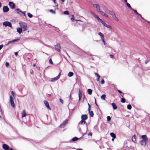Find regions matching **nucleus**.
Returning <instances> with one entry per match:
<instances>
[{
  "mask_svg": "<svg viewBox=\"0 0 150 150\" xmlns=\"http://www.w3.org/2000/svg\"><path fill=\"white\" fill-rule=\"evenodd\" d=\"M11 95L10 96V102L11 106L13 108H15V105L13 100L15 98L16 95L13 91L11 92Z\"/></svg>",
  "mask_w": 150,
  "mask_h": 150,
  "instance_id": "obj_1",
  "label": "nucleus"
},
{
  "mask_svg": "<svg viewBox=\"0 0 150 150\" xmlns=\"http://www.w3.org/2000/svg\"><path fill=\"white\" fill-rule=\"evenodd\" d=\"M142 140L139 141V143L142 146H145L146 145V142L148 138L145 135H143L141 136Z\"/></svg>",
  "mask_w": 150,
  "mask_h": 150,
  "instance_id": "obj_2",
  "label": "nucleus"
},
{
  "mask_svg": "<svg viewBox=\"0 0 150 150\" xmlns=\"http://www.w3.org/2000/svg\"><path fill=\"white\" fill-rule=\"evenodd\" d=\"M108 12L111 15L113 19L116 21L118 22L119 20L118 18L117 17L115 13L112 11H110L108 10Z\"/></svg>",
  "mask_w": 150,
  "mask_h": 150,
  "instance_id": "obj_3",
  "label": "nucleus"
},
{
  "mask_svg": "<svg viewBox=\"0 0 150 150\" xmlns=\"http://www.w3.org/2000/svg\"><path fill=\"white\" fill-rule=\"evenodd\" d=\"M19 24L21 28L23 29L24 31H26L28 29L27 24L23 22H19Z\"/></svg>",
  "mask_w": 150,
  "mask_h": 150,
  "instance_id": "obj_4",
  "label": "nucleus"
},
{
  "mask_svg": "<svg viewBox=\"0 0 150 150\" xmlns=\"http://www.w3.org/2000/svg\"><path fill=\"white\" fill-rule=\"evenodd\" d=\"M55 50L58 52H60L61 46L59 44H57L55 45Z\"/></svg>",
  "mask_w": 150,
  "mask_h": 150,
  "instance_id": "obj_5",
  "label": "nucleus"
},
{
  "mask_svg": "<svg viewBox=\"0 0 150 150\" xmlns=\"http://www.w3.org/2000/svg\"><path fill=\"white\" fill-rule=\"evenodd\" d=\"M3 25L5 27L8 26L9 27H11L12 26L11 23L8 21H5L3 23Z\"/></svg>",
  "mask_w": 150,
  "mask_h": 150,
  "instance_id": "obj_6",
  "label": "nucleus"
},
{
  "mask_svg": "<svg viewBox=\"0 0 150 150\" xmlns=\"http://www.w3.org/2000/svg\"><path fill=\"white\" fill-rule=\"evenodd\" d=\"M60 73L56 77L52 78L51 79L50 81L51 82H54L57 80L60 77Z\"/></svg>",
  "mask_w": 150,
  "mask_h": 150,
  "instance_id": "obj_7",
  "label": "nucleus"
},
{
  "mask_svg": "<svg viewBox=\"0 0 150 150\" xmlns=\"http://www.w3.org/2000/svg\"><path fill=\"white\" fill-rule=\"evenodd\" d=\"M44 103L45 105V106L46 107L47 109L50 110H51V109L49 106L48 102L46 100H44Z\"/></svg>",
  "mask_w": 150,
  "mask_h": 150,
  "instance_id": "obj_8",
  "label": "nucleus"
},
{
  "mask_svg": "<svg viewBox=\"0 0 150 150\" xmlns=\"http://www.w3.org/2000/svg\"><path fill=\"white\" fill-rule=\"evenodd\" d=\"M102 23L104 25V26L110 29H112V26L109 25H108L106 24L104 21H103V22H102Z\"/></svg>",
  "mask_w": 150,
  "mask_h": 150,
  "instance_id": "obj_9",
  "label": "nucleus"
},
{
  "mask_svg": "<svg viewBox=\"0 0 150 150\" xmlns=\"http://www.w3.org/2000/svg\"><path fill=\"white\" fill-rule=\"evenodd\" d=\"M68 120H65L63 122V123L60 126V127L61 128L64 127L67 124Z\"/></svg>",
  "mask_w": 150,
  "mask_h": 150,
  "instance_id": "obj_10",
  "label": "nucleus"
},
{
  "mask_svg": "<svg viewBox=\"0 0 150 150\" xmlns=\"http://www.w3.org/2000/svg\"><path fill=\"white\" fill-rule=\"evenodd\" d=\"M93 6L96 8L97 11L98 12L100 10V7L99 5L97 4H93Z\"/></svg>",
  "mask_w": 150,
  "mask_h": 150,
  "instance_id": "obj_11",
  "label": "nucleus"
},
{
  "mask_svg": "<svg viewBox=\"0 0 150 150\" xmlns=\"http://www.w3.org/2000/svg\"><path fill=\"white\" fill-rule=\"evenodd\" d=\"M2 148L4 150H8L9 149V146L5 144H3L2 145Z\"/></svg>",
  "mask_w": 150,
  "mask_h": 150,
  "instance_id": "obj_12",
  "label": "nucleus"
},
{
  "mask_svg": "<svg viewBox=\"0 0 150 150\" xmlns=\"http://www.w3.org/2000/svg\"><path fill=\"white\" fill-rule=\"evenodd\" d=\"M20 39V38H18L17 39H15L13 40H12V41H9L7 43V45H8L9 44H12L13 43V42L18 41V40H19Z\"/></svg>",
  "mask_w": 150,
  "mask_h": 150,
  "instance_id": "obj_13",
  "label": "nucleus"
},
{
  "mask_svg": "<svg viewBox=\"0 0 150 150\" xmlns=\"http://www.w3.org/2000/svg\"><path fill=\"white\" fill-rule=\"evenodd\" d=\"M9 10V8L6 6H4L3 7V11L4 12H6L8 11Z\"/></svg>",
  "mask_w": 150,
  "mask_h": 150,
  "instance_id": "obj_14",
  "label": "nucleus"
},
{
  "mask_svg": "<svg viewBox=\"0 0 150 150\" xmlns=\"http://www.w3.org/2000/svg\"><path fill=\"white\" fill-rule=\"evenodd\" d=\"M21 116L22 118L25 117L27 115L26 112L25 110H23L21 112Z\"/></svg>",
  "mask_w": 150,
  "mask_h": 150,
  "instance_id": "obj_15",
  "label": "nucleus"
},
{
  "mask_svg": "<svg viewBox=\"0 0 150 150\" xmlns=\"http://www.w3.org/2000/svg\"><path fill=\"white\" fill-rule=\"evenodd\" d=\"M82 93L80 89L79 90V100H80L82 98Z\"/></svg>",
  "mask_w": 150,
  "mask_h": 150,
  "instance_id": "obj_16",
  "label": "nucleus"
},
{
  "mask_svg": "<svg viewBox=\"0 0 150 150\" xmlns=\"http://www.w3.org/2000/svg\"><path fill=\"white\" fill-rule=\"evenodd\" d=\"M9 5L11 8L14 9L15 8V5L13 2H9Z\"/></svg>",
  "mask_w": 150,
  "mask_h": 150,
  "instance_id": "obj_17",
  "label": "nucleus"
},
{
  "mask_svg": "<svg viewBox=\"0 0 150 150\" xmlns=\"http://www.w3.org/2000/svg\"><path fill=\"white\" fill-rule=\"evenodd\" d=\"M17 31L19 33L21 34L22 31V29L21 27L17 28H16Z\"/></svg>",
  "mask_w": 150,
  "mask_h": 150,
  "instance_id": "obj_18",
  "label": "nucleus"
},
{
  "mask_svg": "<svg viewBox=\"0 0 150 150\" xmlns=\"http://www.w3.org/2000/svg\"><path fill=\"white\" fill-rule=\"evenodd\" d=\"M98 35L100 37V39H103V38H104V36L103 34L101 32H98Z\"/></svg>",
  "mask_w": 150,
  "mask_h": 150,
  "instance_id": "obj_19",
  "label": "nucleus"
},
{
  "mask_svg": "<svg viewBox=\"0 0 150 150\" xmlns=\"http://www.w3.org/2000/svg\"><path fill=\"white\" fill-rule=\"evenodd\" d=\"M81 119L83 120H85L87 119V116L86 115H82L81 117Z\"/></svg>",
  "mask_w": 150,
  "mask_h": 150,
  "instance_id": "obj_20",
  "label": "nucleus"
},
{
  "mask_svg": "<svg viewBox=\"0 0 150 150\" xmlns=\"http://www.w3.org/2000/svg\"><path fill=\"white\" fill-rule=\"evenodd\" d=\"M132 140L133 142L135 143L136 142V137L135 135H134L132 136Z\"/></svg>",
  "mask_w": 150,
  "mask_h": 150,
  "instance_id": "obj_21",
  "label": "nucleus"
},
{
  "mask_svg": "<svg viewBox=\"0 0 150 150\" xmlns=\"http://www.w3.org/2000/svg\"><path fill=\"white\" fill-rule=\"evenodd\" d=\"M112 105L114 110H115L117 109V107L115 104L114 103H112Z\"/></svg>",
  "mask_w": 150,
  "mask_h": 150,
  "instance_id": "obj_22",
  "label": "nucleus"
},
{
  "mask_svg": "<svg viewBox=\"0 0 150 150\" xmlns=\"http://www.w3.org/2000/svg\"><path fill=\"white\" fill-rule=\"evenodd\" d=\"M96 18L97 19L98 21H100L101 23L103 21V20H102V19L100 18L99 17H98V16H97Z\"/></svg>",
  "mask_w": 150,
  "mask_h": 150,
  "instance_id": "obj_23",
  "label": "nucleus"
},
{
  "mask_svg": "<svg viewBox=\"0 0 150 150\" xmlns=\"http://www.w3.org/2000/svg\"><path fill=\"white\" fill-rule=\"evenodd\" d=\"M88 93L89 94L91 95L92 92V91L91 89H88L87 90V91Z\"/></svg>",
  "mask_w": 150,
  "mask_h": 150,
  "instance_id": "obj_24",
  "label": "nucleus"
},
{
  "mask_svg": "<svg viewBox=\"0 0 150 150\" xmlns=\"http://www.w3.org/2000/svg\"><path fill=\"white\" fill-rule=\"evenodd\" d=\"M73 75L74 73L73 72H70L68 73V76L69 77H70L72 76Z\"/></svg>",
  "mask_w": 150,
  "mask_h": 150,
  "instance_id": "obj_25",
  "label": "nucleus"
},
{
  "mask_svg": "<svg viewBox=\"0 0 150 150\" xmlns=\"http://www.w3.org/2000/svg\"><path fill=\"white\" fill-rule=\"evenodd\" d=\"M95 75L97 76L98 77V78L96 79L97 81H100V76L97 74L95 73Z\"/></svg>",
  "mask_w": 150,
  "mask_h": 150,
  "instance_id": "obj_26",
  "label": "nucleus"
},
{
  "mask_svg": "<svg viewBox=\"0 0 150 150\" xmlns=\"http://www.w3.org/2000/svg\"><path fill=\"white\" fill-rule=\"evenodd\" d=\"M106 97V95L105 94L102 95L101 96V98L102 99L105 100Z\"/></svg>",
  "mask_w": 150,
  "mask_h": 150,
  "instance_id": "obj_27",
  "label": "nucleus"
},
{
  "mask_svg": "<svg viewBox=\"0 0 150 150\" xmlns=\"http://www.w3.org/2000/svg\"><path fill=\"white\" fill-rule=\"evenodd\" d=\"M79 139V138H78L77 137H74L72 139V140L73 141H76L77 140H78Z\"/></svg>",
  "mask_w": 150,
  "mask_h": 150,
  "instance_id": "obj_28",
  "label": "nucleus"
},
{
  "mask_svg": "<svg viewBox=\"0 0 150 150\" xmlns=\"http://www.w3.org/2000/svg\"><path fill=\"white\" fill-rule=\"evenodd\" d=\"M110 136L113 138H115L116 137L115 135L113 133H111L110 134Z\"/></svg>",
  "mask_w": 150,
  "mask_h": 150,
  "instance_id": "obj_29",
  "label": "nucleus"
},
{
  "mask_svg": "<svg viewBox=\"0 0 150 150\" xmlns=\"http://www.w3.org/2000/svg\"><path fill=\"white\" fill-rule=\"evenodd\" d=\"M16 11L17 13L18 14H20V13H21V10L19 8H18L16 10Z\"/></svg>",
  "mask_w": 150,
  "mask_h": 150,
  "instance_id": "obj_30",
  "label": "nucleus"
},
{
  "mask_svg": "<svg viewBox=\"0 0 150 150\" xmlns=\"http://www.w3.org/2000/svg\"><path fill=\"white\" fill-rule=\"evenodd\" d=\"M25 12H23L21 11V13H20V15L21 16H25Z\"/></svg>",
  "mask_w": 150,
  "mask_h": 150,
  "instance_id": "obj_31",
  "label": "nucleus"
},
{
  "mask_svg": "<svg viewBox=\"0 0 150 150\" xmlns=\"http://www.w3.org/2000/svg\"><path fill=\"white\" fill-rule=\"evenodd\" d=\"M85 121L84 120H81L80 122L79 123L83 125L85 123Z\"/></svg>",
  "mask_w": 150,
  "mask_h": 150,
  "instance_id": "obj_32",
  "label": "nucleus"
},
{
  "mask_svg": "<svg viewBox=\"0 0 150 150\" xmlns=\"http://www.w3.org/2000/svg\"><path fill=\"white\" fill-rule=\"evenodd\" d=\"M127 108L128 109L130 110L132 108V106L130 105L129 104L127 105Z\"/></svg>",
  "mask_w": 150,
  "mask_h": 150,
  "instance_id": "obj_33",
  "label": "nucleus"
},
{
  "mask_svg": "<svg viewBox=\"0 0 150 150\" xmlns=\"http://www.w3.org/2000/svg\"><path fill=\"white\" fill-rule=\"evenodd\" d=\"M90 113V115L91 117H93V113L92 111H90V112H89Z\"/></svg>",
  "mask_w": 150,
  "mask_h": 150,
  "instance_id": "obj_34",
  "label": "nucleus"
},
{
  "mask_svg": "<svg viewBox=\"0 0 150 150\" xmlns=\"http://www.w3.org/2000/svg\"><path fill=\"white\" fill-rule=\"evenodd\" d=\"M98 12H99V13H100V14H101L102 15H103V16H104V15L105 14V13H104V12L101 11H100V10H99Z\"/></svg>",
  "mask_w": 150,
  "mask_h": 150,
  "instance_id": "obj_35",
  "label": "nucleus"
},
{
  "mask_svg": "<svg viewBox=\"0 0 150 150\" xmlns=\"http://www.w3.org/2000/svg\"><path fill=\"white\" fill-rule=\"evenodd\" d=\"M28 17L30 18H31L33 17L32 15L29 13H28Z\"/></svg>",
  "mask_w": 150,
  "mask_h": 150,
  "instance_id": "obj_36",
  "label": "nucleus"
},
{
  "mask_svg": "<svg viewBox=\"0 0 150 150\" xmlns=\"http://www.w3.org/2000/svg\"><path fill=\"white\" fill-rule=\"evenodd\" d=\"M121 102L123 103H125V100L124 98H122L121 99Z\"/></svg>",
  "mask_w": 150,
  "mask_h": 150,
  "instance_id": "obj_37",
  "label": "nucleus"
},
{
  "mask_svg": "<svg viewBox=\"0 0 150 150\" xmlns=\"http://www.w3.org/2000/svg\"><path fill=\"white\" fill-rule=\"evenodd\" d=\"M64 14L65 15H68L69 13L68 11H65L64 12Z\"/></svg>",
  "mask_w": 150,
  "mask_h": 150,
  "instance_id": "obj_38",
  "label": "nucleus"
},
{
  "mask_svg": "<svg viewBox=\"0 0 150 150\" xmlns=\"http://www.w3.org/2000/svg\"><path fill=\"white\" fill-rule=\"evenodd\" d=\"M50 11L51 13H53V14H55V12L53 10L51 9L50 10Z\"/></svg>",
  "mask_w": 150,
  "mask_h": 150,
  "instance_id": "obj_39",
  "label": "nucleus"
},
{
  "mask_svg": "<svg viewBox=\"0 0 150 150\" xmlns=\"http://www.w3.org/2000/svg\"><path fill=\"white\" fill-rule=\"evenodd\" d=\"M91 14L95 18H96L97 16V15H96L95 13L93 12L91 13Z\"/></svg>",
  "mask_w": 150,
  "mask_h": 150,
  "instance_id": "obj_40",
  "label": "nucleus"
},
{
  "mask_svg": "<svg viewBox=\"0 0 150 150\" xmlns=\"http://www.w3.org/2000/svg\"><path fill=\"white\" fill-rule=\"evenodd\" d=\"M88 112H90V111L91 106H90V105L89 104V103H88Z\"/></svg>",
  "mask_w": 150,
  "mask_h": 150,
  "instance_id": "obj_41",
  "label": "nucleus"
},
{
  "mask_svg": "<svg viewBox=\"0 0 150 150\" xmlns=\"http://www.w3.org/2000/svg\"><path fill=\"white\" fill-rule=\"evenodd\" d=\"M107 118L108 121H110L111 120V117L109 116H107Z\"/></svg>",
  "mask_w": 150,
  "mask_h": 150,
  "instance_id": "obj_42",
  "label": "nucleus"
},
{
  "mask_svg": "<svg viewBox=\"0 0 150 150\" xmlns=\"http://www.w3.org/2000/svg\"><path fill=\"white\" fill-rule=\"evenodd\" d=\"M49 61L50 63V64H53V62H52V60L51 59H50Z\"/></svg>",
  "mask_w": 150,
  "mask_h": 150,
  "instance_id": "obj_43",
  "label": "nucleus"
},
{
  "mask_svg": "<svg viewBox=\"0 0 150 150\" xmlns=\"http://www.w3.org/2000/svg\"><path fill=\"white\" fill-rule=\"evenodd\" d=\"M72 17L71 18V20L72 21H74V15H72Z\"/></svg>",
  "mask_w": 150,
  "mask_h": 150,
  "instance_id": "obj_44",
  "label": "nucleus"
},
{
  "mask_svg": "<svg viewBox=\"0 0 150 150\" xmlns=\"http://www.w3.org/2000/svg\"><path fill=\"white\" fill-rule=\"evenodd\" d=\"M126 4H127V6L129 7V8H131V6L128 3H126Z\"/></svg>",
  "mask_w": 150,
  "mask_h": 150,
  "instance_id": "obj_45",
  "label": "nucleus"
},
{
  "mask_svg": "<svg viewBox=\"0 0 150 150\" xmlns=\"http://www.w3.org/2000/svg\"><path fill=\"white\" fill-rule=\"evenodd\" d=\"M104 39H105V38H103V39H101V40L102 41V42H103V43L105 45V42Z\"/></svg>",
  "mask_w": 150,
  "mask_h": 150,
  "instance_id": "obj_46",
  "label": "nucleus"
},
{
  "mask_svg": "<svg viewBox=\"0 0 150 150\" xmlns=\"http://www.w3.org/2000/svg\"><path fill=\"white\" fill-rule=\"evenodd\" d=\"M5 65H6V66L8 67L9 65V64L8 62H6V64H5Z\"/></svg>",
  "mask_w": 150,
  "mask_h": 150,
  "instance_id": "obj_47",
  "label": "nucleus"
},
{
  "mask_svg": "<svg viewBox=\"0 0 150 150\" xmlns=\"http://www.w3.org/2000/svg\"><path fill=\"white\" fill-rule=\"evenodd\" d=\"M101 83L103 84L104 83V81L103 79L101 81Z\"/></svg>",
  "mask_w": 150,
  "mask_h": 150,
  "instance_id": "obj_48",
  "label": "nucleus"
},
{
  "mask_svg": "<svg viewBox=\"0 0 150 150\" xmlns=\"http://www.w3.org/2000/svg\"><path fill=\"white\" fill-rule=\"evenodd\" d=\"M3 45H0V50L1 49L3 48Z\"/></svg>",
  "mask_w": 150,
  "mask_h": 150,
  "instance_id": "obj_49",
  "label": "nucleus"
},
{
  "mask_svg": "<svg viewBox=\"0 0 150 150\" xmlns=\"http://www.w3.org/2000/svg\"><path fill=\"white\" fill-rule=\"evenodd\" d=\"M104 16L105 17H106V18H108V16L105 13V14Z\"/></svg>",
  "mask_w": 150,
  "mask_h": 150,
  "instance_id": "obj_50",
  "label": "nucleus"
},
{
  "mask_svg": "<svg viewBox=\"0 0 150 150\" xmlns=\"http://www.w3.org/2000/svg\"><path fill=\"white\" fill-rule=\"evenodd\" d=\"M60 102L61 103H63V101L61 99H60Z\"/></svg>",
  "mask_w": 150,
  "mask_h": 150,
  "instance_id": "obj_51",
  "label": "nucleus"
},
{
  "mask_svg": "<svg viewBox=\"0 0 150 150\" xmlns=\"http://www.w3.org/2000/svg\"><path fill=\"white\" fill-rule=\"evenodd\" d=\"M15 55L16 56H17L18 54V53L17 52H16L15 53Z\"/></svg>",
  "mask_w": 150,
  "mask_h": 150,
  "instance_id": "obj_52",
  "label": "nucleus"
},
{
  "mask_svg": "<svg viewBox=\"0 0 150 150\" xmlns=\"http://www.w3.org/2000/svg\"><path fill=\"white\" fill-rule=\"evenodd\" d=\"M134 12L137 14H138V13H137V11L136 10H134Z\"/></svg>",
  "mask_w": 150,
  "mask_h": 150,
  "instance_id": "obj_53",
  "label": "nucleus"
},
{
  "mask_svg": "<svg viewBox=\"0 0 150 150\" xmlns=\"http://www.w3.org/2000/svg\"><path fill=\"white\" fill-rule=\"evenodd\" d=\"M88 134L90 135L91 136H92V134L91 133H89Z\"/></svg>",
  "mask_w": 150,
  "mask_h": 150,
  "instance_id": "obj_54",
  "label": "nucleus"
},
{
  "mask_svg": "<svg viewBox=\"0 0 150 150\" xmlns=\"http://www.w3.org/2000/svg\"><path fill=\"white\" fill-rule=\"evenodd\" d=\"M138 15L139 16H140V17L141 18H142V19H143V18L138 13Z\"/></svg>",
  "mask_w": 150,
  "mask_h": 150,
  "instance_id": "obj_55",
  "label": "nucleus"
},
{
  "mask_svg": "<svg viewBox=\"0 0 150 150\" xmlns=\"http://www.w3.org/2000/svg\"><path fill=\"white\" fill-rule=\"evenodd\" d=\"M8 150H13V149L12 148H9V147Z\"/></svg>",
  "mask_w": 150,
  "mask_h": 150,
  "instance_id": "obj_56",
  "label": "nucleus"
},
{
  "mask_svg": "<svg viewBox=\"0 0 150 150\" xmlns=\"http://www.w3.org/2000/svg\"><path fill=\"white\" fill-rule=\"evenodd\" d=\"M54 3H56V0H52Z\"/></svg>",
  "mask_w": 150,
  "mask_h": 150,
  "instance_id": "obj_57",
  "label": "nucleus"
},
{
  "mask_svg": "<svg viewBox=\"0 0 150 150\" xmlns=\"http://www.w3.org/2000/svg\"><path fill=\"white\" fill-rule=\"evenodd\" d=\"M70 98L71 99H72V97H71V95H70Z\"/></svg>",
  "mask_w": 150,
  "mask_h": 150,
  "instance_id": "obj_58",
  "label": "nucleus"
},
{
  "mask_svg": "<svg viewBox=\"0 0 150 150\" xmlns=\"http://www.w3.org/2000/svg\"><path fill=\"white\" fill-rule=\"evenodd\" d=\"M118 92L120 93H122V92H121V91H120V90H118Z\"/></svg>",
  "mask_w": 150,
  "mask_h": 150,
  "instance_id": "obj_59",
  "label": "nucleus"
},
{
  "mask_svg": "<svg viewBox=\"0 0 150 150\" xmlns=\"http://www.w3.org/2000/svg\"><path fill=\"white\" fill-rule=\"evenodd\" d=\"M148 62V61H146L145 62V64H147Z\"/></svg>",
  "mask_w": 150,
  "mask_h": 150,
  "instance_id": "obj_60",
  "label": "nucleus"
},
{
  "mask_svg": "<svg viewBox=\"0 0 150 150\" xmlns=\"http://www.w3.org/2000/svg\"><path fill=\"white\" fill-rule=\"evenodd\" d=\"M1 7V3L0 2V8Z\"/></svg>",
  "mask_w": 150,
  "mask_h": 150,
  "instance_id": "obj_61",
  "label": "nucleus"
},
{
  "mask_svg": "<svg viewBox=\"0 0 150 150\" xmlns=\"http://www.w3.org/2000/svg\"><path fill=\"white\" fill-rule=\"evenodd\" d=\"M110 56L111 57V58H112L113 57V55H110Z\"/></svg>",
  "mask_w": 150,
  "mask_h": 150,
  "instance_id": "obj_62",
  "label": "nucleus"
},
{
  "mask_svg": "<svg viewBox=\"0 0 150 150\" xmlns=\"http://www.w3.org/2000/svg\"><path fill=\"white\" fill-rule=\"evenodd\" d=\"M33 65L34 67H35V66H36V64H34Z\"/></svg>",
  "mask_w": 150,
  "mask_h": 150,
  "instance_id": "obj_63",
  "label": "nucleus"
},
{
  "mask_svg": "<svg viewBox=\"0 0 150 150\" xmlns=\"http://www.w3.org/2000/svg\"><path fill=\"white\" fill-rule=\"evenodd\" d=\"M124 1L126 3H127V0H124Z\"/></svg>",
  "mask_w": 150,
  "mask_h": 150,
  "instance_id": "obj_64",
  "label": "nucleus"
}]
</instances>
